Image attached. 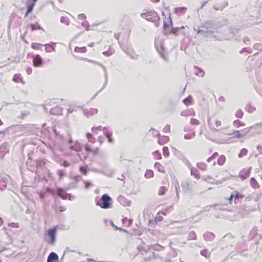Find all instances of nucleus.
<instances>
[{"label": "nucleus", "mask_w": 262, "mask_h": 262, "mask_svg": "<svg viewBox=\"0 0 262 262\" xmlns=\"http://www.w3.org/2000/svg\"><path fill=\"white\" fill-rule=\"evenodd\" d=\"M56 228H50L46 231L45 235L47 237L45 238V241L50 245H54L56 241Z\"/></svg>", "instance_id": "f257e3e1"}, {"label": "nucleus", "mask_w": 262, "mask_h": 262, "mask_svg": "<svg viewBox=\"0 0 262 262\" xmlns=\"http://www.w3.org/2000/svg\"><path fill=\"white\" fill-rule=\"evenodd\" d=\"M111 198L108 194H104L97 201V204L102 208L107 209L111 206Z\"/></svg>", "instance_id": "f03ea898"}, {"label": "nucleus", "mask_w": 262, "mask_h": 262, "mask_svg": "<svg viewBox=\"0 0 262 262\" xmlns=\"http://www.w3.org/2000/svg\"><path fill=\"white\" fill-rule=\"evenodd\" d=\"M206 28V32L213 33L217 31V29L221 27V26L215 21L207 22L205 24L204 26H202V28Z\"/></svg>", "instance_id": "7ed1b4c3"}, {"label": "nucleus", "mask_w": 262, "mask_h": 262, "mask_svg": "<svg viewBox=\"0 0 262 262\" xmlns=\"http://www.w3.org/2000/svg\"><path fill=\"white\" fill-rule=\"evenodd\" d=\"M141 16L143 18L146 19V20H150L151 21H154L158 19L157 13L154 12H147L143 13L141 14Z\"/></svg>", "instance_id": "20e7f679"}, {"label": "nucleus", "mask_w": 262, "mask_h": 262, "mask_svg": "<svg viewBox=\"0 0 262 262\" xmlns=\"http://www.w3.org/2000/svg\"><path fill=\"white\" fill-rule=\"evenodd\" d=\"M42 59L40 55H36L33 56V66L36 67H40L42 65Z\"/></svg>", "instance_id": "39448f33"}, {"label": "nucleus", "mask_w": 262, "mask_h": 262, "mask_svg": "<svg viewBox=\"0 0 262 262\" xmlns=\"http://www.w3.org/2000/svg\"><path fill=\"white\" fill-rule=\"evenodd\" d=\"M58 256L55 252H51L48 256L47 262H57Z\"/></svg>", "instance_id": "423d86ee"}, {"label": "nucleus", "mask_w": 262, "mask_h": 262, "mask_svg": "<svg viewBox=\"0 0 262 262\" xmlns=\"http://www.w3.org/2000/svg\"><path fill=\"white\" fill-rule=\"evenodd\" d=\"M203 236L205 240L207 241H212L215 238V235L213 233L210 232H206L204 234Z\"/></svg>", "instance_id": "0eeeda50"}, {"label": "nucleus", "mask_w": 262, "mask_h": 262, "mask_svg": "<svg viewBox=\"0 0 262 262\" xmlns=\"http://www.w3.org/2000/svg\"><path fill=\"white\" fill-rule=\"evenodd\" d=\"M70 147L71 149L76 151H81L82 149L81 145L78 142H76L74 145H71Z\"/></svg>", "instance_id": "6e6552de"}, {"label": "nucleus", "mask_w": 262, "mask_h": 262, "mask_svg": "<svg viewBox=\"0 0 262 262\" xmlns=\"http://www.w3.org/2000/svg\"><path fill=\"white\" fill-rule=\"evenodd\" d=\"M250 184L251 187L253 189H257L259 187L256 180L254 178H252L250 179Z\"/></svg>", "instance_id": "1a4fd4ad"}, {"label": "nucleus", "mask_w": 262, "mask_h": 262, "mask_svg": "<svg viewBox=\"0 0 262 262\" xmlns=\"http://www.w3.org/2000/svg\"><path fill=\"white\" fill-rule=\"evenodd\" d=\"M58 194L62 199H66L69 196V194L62 189H58Z\"/></svg>", "instance_id": "9d476101"}, {"label": "nucleus", "mask_w": 262, "mask_h": 262, "mask_svg": "<svg viewBox=\"0 0 262 262\" xmlns=\"http://www.w3.org/2000/svg\"><path fill=\"white\" fill-rule=\"evenodd\" d=\"M250 168L248 170L243 169L241 171L239 175L242 181L246 179L247 176L248 175L250 172Z\"/></svg>", "instance_id": "9b49d317"}, {"label": "nucleus", "mask_w": 262, "mask_h": 262, "mask_svg": "<svg viewBox=\"0 0 262 262\" xmlns=\"http://www.w3.org/2000/svg\"><path fill=\"white\" fill-rule=\"evenodd\" d=\"M155 168L158 170L159 172L162 173H164V167L159 163L156 162L154 165Z\"/></svg>", "instance_id": "f8f14e48"}, {"label": "nucleus", "mask_w": 262, "mask_h": 262, "mask_svg": "<svg viewBox=\"0 0 262 262\" xmlns=\"http://www.w3.org/2000/svg\"><path fill=\"white\" fill-rule=\"evenodd\" d=\"M191 174L193 176L197 179H199L200 178V176L198 170L194 169V168H191Z\"/></svg>", "instance_id": "ddd939ff"}, {"label": "nucleus", "mask_w": 262, "mask_h": 262, "mask_svg": "<svg viewBox=\"0 0 262 262\" xmlns=\"http://www.w3.org/2000/svg\"><path fill=\"white\" fill-rule=\"evenodd\" d=\"M226 161V157L224 155H221L217 160V164L222 166L224 164Z\"/></svg>", "instance_id": "4468645a"}, {"label": "nucleus", "mask_w": 262, "mask_h": 262, "mask_svg": "<svg viewBox=\"0 0 262 262\" xmlns=\"http://www.w3.org/2000/svg\"><path fill=\"white\" fill-rule=\"evenodd\" d=\"M169 141V137L168 136H164L162 137L158 140L159 144L163 145L165 142H167Z\"/></svg>", "instance_id": "2eb2a0df"}, {"label": "nucleus", "mask_w": 262, "mask_h": 262, "mask_svg": "<svg viewBox=\"0 0 262 262\" xmlns=\"http://www.w3.org/2000/svg\"><path fill=\"white\" fill-rule=\"evenodd\" d=\"M45 46H46L45 50H46V52L51 53V52L54 51L55 50L54 47H53L50 44L47 43V44L45 45Z\"/></svg>", "instance_id": "dca6fc26"}, {"label": "nucleus", "mask_w": 262, "mask_h": 262, "mask_svg": "<svg viewBox=\"0 0 262 262\" xmlns=\"http://www.w3.org/2000/svg\"><path fill=\"white\" fill-rule=\"evenodd\" d=\"M13 80L16 82H21L23 84H24V82L22 80L21 78L20 77V75L19 74H15L14 76Z\"/></svg>", "instance_id": "f3484780"}, {"label": "nucleus", "mask_w": 262, "mask_h": 262, "mask_svg": "<svg viewBox=\"0 0 262 262\" xmlns=\"http://www.w3.org/2000/svg\"><path fill=\"white\" fill-rule=\"evenodd\" d=\"M196 238V235L194 231H192L188 233L187 239L188 240H194Z\"/></svg>", "instance_id": "a211bd4d"}, {"label": "nucleus", "mask_w": 262, "mask_h": 262, "mask_svg": "<svg viewBox=\"0 0 262 262\" xmlns=\"http://www.w3.org/2000/svg\"><path fill=\"white\" fill-rule=\"evenodd\" d=\"M233 125L236 127L244 126L245 125V123H242L239 120H236L233 122Z\"/></svg>", "instance_id": "6ab92c4d"}, {"label": "nucleus", "mask_w": 262, "mask_h": 262, "mask_svg": "<svg viewBox=\"0 0 262 262\" xmlns=\"http://www.w3.org/2000/svg\"><path fill=\"white\" fill-rule=\"evenodd\" d=\"M248 150L246 148H243L240 153L238 154V157L240 158H243L244 156L247 155Z\"/></svg>", "instance_id": "aec40b11"}, {"label": "nucleus", "mask_w": 262, "mask_h": 262, "mask_svg": "<svg viewBox=\"0 0 262 262\" xmlns=\"http://www.w3.org/2000/svg\"><path fill=\"white\" fill-rule=\"evenodd\" d=\"M167 190V188L164 186H161L158 190V194L159 195H162L165 194V191Z\"/></svg>", "instance_id": "412c9836"}, {"label": "nucleus", "mask_w": 262, "mask_h": 262, "mask_svg": "<svg viewBox=\"0 0 262 262\" xmlns=\"http://www.w3.org/2000/svg\"><path fill=\"white\" fill-rule=\"evenodd\" d=\"M75 51L76 52H79V53H85L86 52V48L85 47H76L75 48Z\"/></svg>", "instance_id": "4be33fe9"}, {"label": "nucleus", "mask_w": 262, "mask_h": 262, "mask_svg": "<svg viewBox=\"0 0 262 262\" xmlns=\"http://www.w3.org/2000/svg\"><path fill=\"white\" fill-rule=\"evenodd\" d=\"M128 52L127 53L130 57L133 59H136L138 57V55L134 51L128 50Z\"/></svg>", "instance_id": "5701e85b"}, {"label": "nucleus", "mask_w": 262, "mask_h": 262, "mask_svg": "<svg viewBox=\"0 0 262 262\" xmlns=\"http://www.w3.org/2000/svg\"><path fill=\"white\" fill-rule=\"evenodd\" d=\"M60 21L62 23L66 25H69L70 24V20L67 17L62 16L60 18Z\"/></svg>", "instance_id": "b1692460"}, {"label": "nucleus", "mask_w": 262, "mask_h": 262, "mask_svg": "<svg viewBox=\"0 0 262 262\" xmlns=\"http://www.w3.org/2000/svg\"><path fill=\"white\" fill-rule=\"evenodd\" d=\"M197 166L199 168H200V169H202L203 170H205L207 168L206 164L204 163H198L197 164Z\"/></svg>", "instance_id": "393cba45"}, {"label": "nucleus", "mask_w": 262, "mask_h": 262, "mask_svg": "<svg viewBox=\"0 0 262 262\" xmlns=\"http://www.w3.org/2000/svg\"><path fill=\"white\" fill-rule=\"evenodd\" d=\"M145 176L147 178H152L154 176V172L152 170H148L146 171Z\"/></svg>", "instance_id": "a878e982"}, {"label": "nucleus", "mask_w": 262, "mask_h": 262, "mask_svg": "<svg viewBox=\"0 0 262 262\" xmlns=\"http://www.w3.org/2000/svg\"><path fill=\"white\" fill-rule=\"evenodd\" d=\"M34 4L33 3H29L27 5V14L31 12L32 11L33 7H34Z\"/></svg>", "instance_id": "bb28decb"}, {"label": "nucleus", "mask_w": 262, "mask_h": 262, "mask_svg": "<svg viewBox=\"0 0 262 262\" xmlns=\"http://www.w3.org/2000/svg\"><path fill=\"white\" fill-rule=\"evenodd\" d=\"M251 127L246 128L241 130L242 137H245L250 130Z\"/></svg>", "instance_id": "cd10ccee"}, {"label": "nucleus", "mask_w": 262, "mask_h": 262, "mask_svg": "<svg viewBox=\"0 0 262 262\" xmlns=\"http://www.w3.org/2000/svg\"><path fill=\"white\" fill-rule=\"evenodd\" d=\"M195 136V132L191 134H185L184 138L186 140L193 139Z\"/></svg>", "instance_id": "c85d7f7f"}, {"label": "nucleus", "mask_w": 262, "mask_h": 262, "mask_svg": "<svg viewBox=\"0 0 262 262\" xmlns=\"http://www.w3.org/2000/svg\"><path fill=\"white\" fill-rule=\"evenodd\" d=\"M41 44L38 43H32L31 45V47L34 50H39L40 49Z\"/></svg>", "instance_id": "c756f323"}, {"label": "nucleus", "mask_w": 262, "mask_h": 262, "mask_svg": "<svg viewBox=\"0 0 262 262\" xmlns=\"http://www.w3.org/2000/svg\"><path fill=\"white\" fill-rule=\"evenodd\" d=\"M243 116V113L241 110H238L235 113V116L237 118H242Z\"/></svg>", "instance_id": "7c9ffc66"}, {"label": "nucleus", "mask_w": 262, "mask_h": 262, "mask_svg": "<svg viewBox=\"0 0 262 262\" xmlns=\"http://www.w3.org/2000/svg\"><path fill=\"white\" fill-rule=\"evenodd\" d=\"M163 131L165 133H169L170 132V125L167 124L163 129Z\"/></svg>", "instance_id": "2f4dec72"}, {"label": "nucleus", "mask_w": 262, "mask_h": 262, "mask_svg": "<svg viewBox=\"0 0 262 262\" xmlns=\"http://www.w3.org/2000/svg\"><path fill=\"white\" fill-rule=\"evenodd\" d=\"M163 152L165 157H168L169 155L168 148L167 147H164L163 148Z\"/></svg>", "instance_id": "473e14b6"}, {"label": "nucleus", "mask_w": 262, "mask_h": 262, "mask_svg": "<svg viewBox=\"0 0 262 262\" xmlns=\"http://www.w3.org/2000/svg\"><path fill=\"white\" fill-rule=\"evenodd\" d=\"M183 102L185 105H188L191 103V97H188L183 100Z\"/></svg>", "instance_id": "72a5a7b5"}, {"label": "nucleus", "mask_w": 262, "mask_h": 262, "mask_svg": "<svg viewBox=\"0 0 262 262\" xmlns=\"http://www.w3.org/2000/svg\"><path fill=\"white\" fill-rule=\"evenodd\" d=\"M30 28L32 31L40 29V27L37 24H31L30 25Z\"/></svg>", "instance_id": "f704fd0d"}, {"label": "nucleus", "mask_w": 262, "mask_h": 262, "mask_svg": "<svg viewBox=\"0 0 262 262\" xmlns=\"http://www.w3.org/2000/svg\"><path fill=\"white\" fill-rule=\"evenodd\" d=\"M82 26L85 28L86 30H90V25L88 21H85L81 24Z\"/></svg>", "instance_id": "c9c22d12"}, {"label": "nucleus", "mask_w": 262, "mask_h": 262, "mask_svg": "<svg viewBox=\"0 0 262 262\" xmlns=\"http://www.w3.org/2000/svg\"><path fill=\"white\" fill-rule=\"evenodd\" d=\"M190 123L193 125H199L200 124V122L198 120L196 119L192 118L190 120Z\"/></svg>", "instance_id": "e433bc0d"}, {"label": "nucleus", "mask_w": 262, "mask_h": 262, "mask_svg": "<svg viewBox=\"0 0 262 262\" xmlns=\"http://www.w3.org/2000/svg\"><path fill=\"white\" fill-rule=\"evenodd\" d=\"M163 247L160 245H156L154 246V249L157 251H160L163 249Z\"/></svg>", "instance_id": "4c0bfd02"}, {"label": "nucleus", "mask_w": 262, "mask_h": 262, "mask_svg": "<svg viewBox=\"0 0 262 262\" xmlns=\"http://www.w3.org/2000/svg\"><path fill=\"white\" fill-rule=\"evenodd\" d=\"M233 133L235 134V137L237 138H239L242 137V134L239 133V130L234 131L233 132Z\"/></svg>", "instance_id": "58836bf2"}, {"label": "nucleus", "mask_w": 262, "mask_h": 262, "mask_svg": "<svg viewBox=\"0 0 262 262\" xmlns=\"http://www.w3.org/2000/svg\"><path fill=\"white\" fill-rule=\"evenodd\" d=\"M196 75L200 77H203L205 75V72L202 70L199 69V72Z\"/></svg>", "instance_id": "ea45409f"}, {"label": "nucleus", "mask_w": 262, "mask_h": 262, "mask_svg": "<svg viewBox=\"0 0 262 262\" xmlns=\"http://www.w3.org/2000/svg\"><path fill=\"white\" fill-rule=\"evenodd\" d=\"M89 112H90V113H91L92 114H96L98 113L97 109H95V108H90Z\"/></svg>", "instance_id": "a19ab883"}, {"label": "nucleus", "mask_w": 262, "mask_h": 262, "mask_svg": "<svg viewBox=\"0 0 262 262\" xmlns=\"http://www.w3.org/2000/svg\"><path fill=\"white\" fill-rule=\"evenodd\" d=\"M78 18L79 19H84L86 18V16L84 14H80L78 15Z\"/></svg>", "instance_id": "79ce46f5"}, {"label": "nucleus", "mask_w": 262, "mask_h": 262, "mask_svg": "<svg viewBox=\"0 0 262 262\" xmlns=\"http://www.w3.org/2000/svg\"><path fill=\"white\" fill-rule=\"evenodd\" d=\"M86 136L88 138V141L89 142H92L93 143L94 142L93 141L91 140V138H92V134H91V133H87L86 134Z\"/></svg>", "instance_id": "37998d69"}, {"label": "nucleus", "mask_w": 262, "mask_h": 262, "mask_svg": "<svg viewBox=\"0 0 262 262\" xmlns=\"http://www.w3.org/2000/svg\"><path fill=\"white\" fill-rule=\"evenodd\" d=\"M227 5V2H225L224 6L223 7H222V8H217L215 6L213 7V8L216 10H222Z\"/></svg>", "instance_id": "c03bdc74"}, {"label": "nucleus", "mask_w": 262, "mask_h": 262, "mask_svg": "<svg viewBox=\"0 0 262 262\" xmlns=\"http://www.w3.org/2000/svg\"><path fill=\"white\" fill-rule=\"evenodd\" d=\"M200 253L203 256H204L205 257L207 256V251L205 249L201 250Z\"/></svg>", "instance_id": "a18cd8bd"}, {"label": "nucleus", "mask_w": 262, "mask_h": 262, "mask_svg": "<svg viewBox=\"0 0 262 262\" xmlns=\"http://www.w3.org/2000/svg\"><path fill=\"white\" fill-rule=\"evenodd\" d=\"M215 124L216 127H217L221 125V122L220 120H215Z\"/></svg>", "instance_id": "49530a36"}, {"label": "nucleus", "mask_w": 262, "mask_h": 262, "mask_svg": "<svg viewBox=\"0 0 262 262\" xmlns=\"http://www.w3.org/2000/svg\"><path fill=\"white\" fill-rule=\"evenodd\" d=\"M106 136L108 138V140L109 142H110V143L113 142V139L111 138V135L107 134H106Z\"/></svg>", "instance_id": "de8ad7c7"}, {"label": "nucleus", "mask_w": 262, "mask_h": 262, "mask_svg": "<svg viewBox=\"0 0 262 262\" xmlns=\"http://www.w3.org/2000/svg\"><path fill=\"white\" fill-rule=\"evenodd\" d=\"M85 149L86 151H91L92 149L88 144H86L85 146Z\"/></svg>", "instance_id": "09e8293b"}, {"label": "nucleus", "mask_w": 262, "mask_h": 262, "mask_svg": "<svg viewBox=\"0 0 262 262\" xmlns=\"http://www.w3.org/2000/svg\"><path fill=\"white\" fill-rule=\"evenodd\" d=\"M207 1L202 2L201 6L200 8L199 9V10L203 9V8L205 6V5L207 4Z\"/></svg>", "instance_id": "8fccbe9b"}, {"label": "nucleus", "mask_w": 262, "mask_h": 262, "mask_svg": "<svg viewBox=\"0 0 262 262\" xmlns=\"http://www.w3.org/2000/svg\"><path fill=\"white\" fill-rule=\"evenodd\" d=\"M101 128H102V126H97V127H93L92 128V130L94 132L95 129L100 130Z\"/></svg>", "instance_id": "3c124183"}, {"label": "nucleus", "mask_w": 262, "mask_h": 262, "mask_svg": "<svg viewBox=\"0 0 262 262\" xmlns=\"http://www.w3.org/2000/svg\"><path fill=\"white\" fill-rule=\"evenodd\" d=\"M243 41L245 43H247V42H249V39L248 37H244L243 38Z\"/></svg>", "instance_id": "603ef678"}, {"label": "nucleus", "mask_w": 262, "mask_h": 262, "mask_svg": "<svg viewBox=\"0 0 262 262\" xmlns=\"http://www.w3.org/2000/svg\"><path fill=\"white\" fill-rule=\"evenodd\" d=\"M193 29L195 31H196L197 32V33H200L202 32H205V30H204L203 29H199L198 30H196L195 28H194Z\"/></svg>", "instance_id": "864d4df0"}, {"label": "nucleus", "mask_w": 262, "mask_h": 262, "mask_svg": "<svg viewBox=\"0 0 262 262\" xmlns=\"http://www.w3.org/2000/svg\"><path fill=\"white\" fill-rule=\"evenodd\" d=\"M66 209V207H64V206H60L59 207V211L60 212H62V211H65Z\"/></svg>", "instance_id": "5fc2aeb1"}, {"label": "nucleus", "mask_w": 262, "mask_h": 262, "mask_svg": "<svg viewBox=\"0 0 262 262\" xmlns=\"http://www.w3.org/2000/svg\"><path fill=\"white\" fill-rule=\"evenodd\" d=\"M26 71L28 75H30L32 73V69L31 68H28Z\"/></svg>", "instance_id": "6e6d98bb"}, {"label": "nucleus", "mask_w": 262, "mask_h": 262, "mask_svg": "<svg viewBox=\"0 0 262 262\" xmlns=\"http://www.w3.org/2000/svg\"><path fill=\"white\" fill-rule=\"evenodd\" d=\"M239 198H243V195L239 193H237L235 195V199H238Z\"/></svg>", "instance_id": "4d7b16f0"}, {"label": "nucleus", "mask_w": 262, "mask_h": 262, "mask_svg": "<svg viewBox=\"0 0 262 262\" xmlns=\"http://www.w3.org/2000/svg\"><path fill=\"white\" fill-rule=\"evenodd\" d=\"M99 150V149L98 148H96L94 149H92L91 150V152L94 153V154H96Z\"/></svg>", "instance_id": "13d9d810"}, {"label": "nucleus", "mask_w": 262, "mask_h": 262, "mask_svg": "<svg viewBox=\"0 0 262 262\" xmlns=\"http://www.w3.org/2000/svg\"><path fill=\"white\" fill-rule=\"evenodd\" d=\"M56 109H60V108L59 107H56V108H52L51 110V113L52 114H54L55 113V111Z\"/></svg>", "instance_id": "bf43d9fd"}, {"label": "nucleus", "mask_w": 262, "mask_h": 262, "mask_svg": "<svg viewBox=\"0 0 262 262\" xmlns=\"http://www.w3.org/2000/svg\"><path fill=\"white\" fill-rule=\"evenodd\" d=\"M85 187L88 188L89 186H90L91 184L90 182H84Z\"/></svg>", "instance_id": "052dcab7"}, {"label": "nucleus", "mask_w": 262, "mask_h": 262, "mask_svg": "<svg viewBox=\"0 0 262 262\" xmlns=\"http://www.w3.org/2000/svg\"><path fill=\"white\" fill-rule=\"evenodd\" d=\"M62 165L63 166H69V164L66 161H63V162L62 163Z\"/></svg>", "instance_id": "680f3d73"}, {"label": "nucleus", "mask_w": 262, "mask_h": 262, "mask_svg": "<svg viewBox=\"0 0 262 262\" xmlns=\"http://www.w3.org/2000/svg\"><path fill=\"white\" fill-rule=\"evenodd\" d=\"M80 170L83 172L84 174H86V170L84 169V168L83 167H80Z\"/></svg>", "instance_id": "e2e57ef3"}, {"label": "nucleus", "mask_w": 262, "mask_h": 262, "mask_svg": "<svg viewBox=\"0 0 262 262\" xmlns=\"http://www.w3.org/2000/svg\"><path fill=\"white\" fill-rule=\"evenodd\" d=\"M37 1V0H28V2L30 3H33L35 5V2Z\"/></svg>", "instance_id": "0e129e2a"}, {"label": "nucleus", "mask_w": 262, "mask_h": 262, "mask_svg": "<svg viewBox=\"0 0 262 262\" xmlns=\"http://www.w3.org/2000/svg\"><path fill=\"white\" fill-rule=\"evenodd\" d=\"M88 261L89 262H104V261H95L93 259H88Z\"/></svg>", "instance_id": "69168bd1"}, {"label": "nucleus", "mask_w": 262, "mask_h": 262, "mask_svg": "<svg viewBox=\"0 0 262 262\" xmlns=\"http://www.w3.org/2000/svg\"><path fill=\"white\" fill-rule=\"evenodd\" d=\"M58 174H59L61 177H62V176H63V172H62V170H58Z\"/></svg>", "instance_id": "338daca9"}, {"label": "nucleus", "mask_w": 262, "mask_h": 262, "mask_svg": "<svg viewBox=\"0 0 262 262\" xmlns=\"http://www.w3.org/2000/svg\"><path fill=\"white\" fill-rule=\"evenodd\" d=\"M218 156V154L217 152H214L213 155L212 156L213 158H215Z\"/></svg>", "instance_id": "774afa93"}]
</instances>
